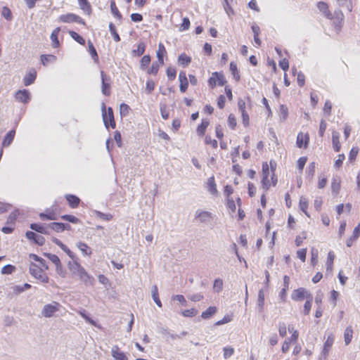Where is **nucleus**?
Masks as SVG:
<instances>
[{"label": "nucleus", "mask_w": 360, "mask_h": 360, "mask_svg": "<svg viewBox=\"0 0 360 360\" xmlns=\"http://www.w3.org/2000/svg\"><path fill=\"white\" fill-rule=\"evenodd\" d=\"M30 273L32 276L44 283H46L49 281V277L44 273L41 268L34 263H31L30 266Z\"/></svg>", "instance_id": "1"}, {"label": "nucleus", "mask_w": 360, "mask_h": 360, "mask_svg": "<svg viewBox=\"0 0 360 360\" xmlns=\"http://www.w3.org/2000/svg\"><path fill=\"white\" fill-rule=\"evenodd\" d=\"M105 106L103 104V120L104 124L106 128L110 126L112 129H115L116 124L114 119L113 110L112 108H108V112L105 111Z\"/></svg>", "instance_id": "2"}, {"label": "nucleus", "mask_w": 360, "mask_h": 360, "mask_svg": "<svg viewBox=\"0 0 360 360\" xmlns=\"http://www.w3.org/2000/svg\"><path fill=\"white\" fill-rule=\"evenodd\" d=\"M60 307L61 305L56 302L47 304L44 306L41 314L46 318H50L53 316L54 313L59 311Z\"/></svg>", "instance_id": "3"}, {"label": "nucleus", "mask_w": 360, "mask_h": 360, "mask_svg": "<svg viewBox=\"0 0 360 360\" xmlns=\"http://www.w3.org/2000/svg\"><path fill=\"white\" fill-rule=\"evenodd\" d=\"M311 295H312L307 289L299 288L292 291L291 298L295 301H301L304 299L311 298Z\"/></svg>", "instance_id": "4"}, {"label": "nucleus", "mask_w": 360, "mask_h": 360, "mask_svg": "<svg viewBox=\"0 0 360 360\" xmlns=\"http://www.w3.org/2000/svg\"><path fill=\"white\" fill-rule=\"evenodd\" d=\"M59 19L63 22L69 23V22H76L79 24H84V21L82 18H80L79 16H78L75 14H73V13H68V14H65V15H61L59 17Z\"/></svg>", "instance_id": "5"}, {"label": "nucleus", "mask_w": 360, "mask_h": 360, "mask_svg": "<svg viewBox=\"0 0 360 360\" xmlns=\"http://www.w3.org/2000/svg\"><path fill=\"white\" fill-rule=\"evenodd\" d=\"M195 218L200 223L207 224L212 219V213L207 211L197 210L195 212Z\"/></svg>", "instance_id": "6"}, {"label": "nucleus", "mask_w": 360, "mask_h": 360, "mask_svg": "<svg viewBox=\"0 0 360 360\" xmlns=\"http://www.w3.org/2000/svg\"><path fill=\"white\" fill-rule=\"evenodd\" d=\"M101 82H102V86H101V91L102 93L105 96H109L110 94V77H108L103 71L101 72Z\"/></svg>", "instance_id": "7"}, {"label": "nucleus", "mask_w": 360, "mask_h": 360, "mask_svg": "<svg viewBox=\"0 0 360 360\" xmlns=\"http://www.w3.org/2000/svg\"><path fill=\"white\" fill-rule=\"evenodd\" d=\"M269 168L266 162L262 165V186L265 190H268L270 187V183L269 180Z\"/></svg>", "instance_id": "8"}, {"label": "nucleus", "mask_w": 360, "mask_h": 360, "mask_svg": "<svg viewBox=\"0 0 360 360\" xmlns=\"http://www.w3.org/2000/svg\"><path fill=\"white\" fill-rule=\"evenodd\" d=\"M77 276H79V279L84 283V285H93L94 284V278L89 274L84 269L80 271Z\"/></svg>", "instance_id": "9"}, {"label": "nucleus", "mask_w": 360, "mask_h": 360, "mask_svg": "<svg viewBox=\"0 0 360 360\" xmlns=\"http://www.w3.org/2000/svg\"><path fill=\"white\" fill-rule=\"evenodd\" d=\"M15 99L22 103H27L30 101V94L28 90H19L15 93Z\"/></svg>", "instance_id": "10"}, {"label": "nucleus", "mask_w": 360, "mask_h": 360, "mask_svg": "<svg viewBox=\"0 0 360 360\" xmlns=\"http://www.w3.org/2000/svg\"><path fill=\"white\" fill-rule=\"evenodd\" d=\"M111 354L115 360H128L127 355L122 352L117 345L112 346Z\"/></svg>", "instance_id": "11"}, {"label": "nucleus", "mask_w": 360, "mask_h": 360, "mask_svg": "<svg viewBox=\"0 0 360 360\" xmlns=\"http://www.w3.org/2000/svg\"><path fill=\"white\" fill-rule=\"evenodd\" d=\"M309 141V136L307 134H304L303 133L300 132L297 134L296 144L298 148H301L302 147L307 148L308 146Z\"/></svg>", "instance_id": "12"}, {"label": "nucleus", "mask_w": 360, "mask_h": 360, "mask_svg": "<svg viewBox=\"0 0 360 360\" xmlns=\"http://www.w3.org/2000/svg\"><path fill=\"white\" fill-rule=\"evenodd\" d=\"M72 262H69L68 264V269L70 271L75 275H78L80 271L84 269L79 263L77 262V258L75 257V259H72Z\"/></svg>", "instance_id": "13"}, {"label": "nucleus", "mask_w": 360, "mask_h": 360, "mask_svg": "<svg viewBox=\"0 0 360 360\" xmlns=\"http://www.w3.org/2000/svg\"><path fill=\"white\" fill-rule=\"evenodd\" d=\"M334 335L333 334H329L327 337V339L324 343L323 349L322 351V354L324 356H328V352L330 349V347H332L333 342H334Z\"/></svg>", "instance_id": "14"}, {"label": "nucleus", "mask_w": 360, "mask_h": 360, "mask_svg": "<svg viewBox=\"0 0 360 360\" xmlns=\"http://www.w3.org/2000/svg\"><path fill=\"white\" fill-rule=\"evenodd\" d=\"M179 79L180 82L179 89L184 93L186 91L188 86V82L185 72L181 71L179 72Z\"/></svg>", "instance_id": "15"}, {"label": "nucleus", "mask_w": 360, "mask_h": 360, "mask_svg": "<svg viewBox=\"0 0 360 360\" xmlns=\"http://www.w3.org/2000/svg\"><path fill=\"white\" fill-rule=\"evenodd\" d=\"M37 77V72L34 69H32L25 76L23 79V83L25 86H30L33 84Z\"/></svg>", "instance_id": "16"}, {"label": "nucleus", "mask_w": 360, "mask_h": 360, "mask_svg": "<svg viewBox=\"0 0 360 360\" xmlns=\"http://www.w3.org/2000/svg\"><path fill=\"white\" fill-rule=\"evenodd\" d=\"M52 241L58 245L67 255L72 259H75V254L65 245H64L60 240L56 238H53Z\"/></svg>", "instance_id": "17"}, {"label": "nucleus", "mask_w": 360, "mask_h": 360, "mask_svg": "<svg viewBox=\"0 0 360 360\" xmlns=\"http://www.w3.org/2000/svg\"><path fill=\"white\" fill-rule=\"evenodd\" d=\"M340 178L338 176L333 177L331 182V191L334 195H337L340 190Z\"/></svg>", "instance_id": "18"}, {"label": "nucleus", "mask_w": 360, "mask_h": 360, "mask_svg": "<svg viewBox=\"0 0 360 360\" xmlns=\"http://www.w3.org/2000/svg\"><path fill=\"white\" fill-rule=\"evenodd\" d=\"M39 217L41 220H56L57 216L56 213L51 209H47L45 213H40Z\"/></svg>", "instance_id": "19"}, {"label": "nucleus", "mask_w": 360, "mask_h": 360, "mask_svg": "<svg viewBox=\"0 0 360 360\" xmlns=\"http://www.w3.org/2000/svg\"><path fill=\"white\" fill-rule=\"evenodd\" d=\"M360 235V224L356 226L353 231L352 236L347 240V246L351 247L353 244V242L356 240Z\"/></svg>", "instance_id": "20"}, {"label": "nucleus", "mask_w": 360, "mask_h": 360, "mask_svg": "<svg viewBox=\"0 0 360 360\" xmlns=\"http://www.w3.org/2000/svg\"><path fill=\"white\" fill-rule=\"evenodd\" d=\"M15 134V130L9 131L6 134V135L5 136V137L4 139V141H3V143H2V146L3 147H8V146H9L11 144V143L13 142V139H14Z\"/></svg>", "instance_id": "21"}, {"label": "nucleus", "mask_w": 360, "mask_h": 360, "mask_svg": "<svg viewBox=\"0 0 360 360\" xmlns=\"http://www.w3.org/2000/svg\"><path fill=\"white\" fill-rule=\"evenodd\" d=\"M340 134L336 131H333L332 133V143L335 151L339 152L340 149V143L339 141Z\"/></svg>", "instance_id": "22"}, {"label": "nucleus", "mask_w": 360, "mask_h": 360, "mask_svg": "<svg viewBox=\"0 0 360 360\" xmlns=\"http://www.w3.org/2000/svg\"><path fill=\"white\" fill-rule=\"evenodd\" d=\"M30 229L42 234H49L48 226H45L40 224L33 223L30 224Z\"/></svg>", "instance_id": "23"}, {"label": "nucleus", "mask_w": 360, "mask_h": 360, "mask_svg": "<svg viewBox=\"0 0 360 360\" xmlns=\"http://www.w3.org/2000/svg\"><path fill=\"white\" fill-rule=\"evenodd\" d=\"M65 198L68 202L69 205L72 208H75V207H78L79 202H80V200L78 197H77L76 195H74L69 194V195H66Z\"/></svg>", "instance_id": "24"}, {"label": "nucleus", "mask_w": 360, "mask_h": 360, "mask_svg": "<svg viewBox=\"0 0 360 360\" xmlns=\"http://www.w3.org/2000/svg\"><path fill=\"white\" fill-rule=\"evenodd\" d=\"M207 188L211 194H217V190L214 176H211L207 179Z\"/></svg>", "instance_id": "25"}, {"label": "nucleus", "mask_w": 360, "mask_h": 360, "mask_svg": "<svg viewBox=\"0 0 360 360\" xmlns=\"http://www.w3.org/2000/svg\"><path fill=\"white\" fill-rule=\"evenodd\" d=\"M77 247L79 249V250L82 252L84 255L89 256L92 253L91 248L84 243H77Z\"/></svg>", "instance_id": "26"}, {"label": "nucleus", "mask_w": 360, "mask_h": 360, "mask_svg": "<svg viewBox=\"0 0 360 360\" xmlns=\"http://www.w3.org/2000/svg\"><path fill=\"white\" fill-rule=\"evenodd\" d=\"M210 124V122L207 119H202V122L200 125H198V128H197V134L199 135V136H203L205 133V130L207 129V127H208Z\"/></svg>", "instance_id": "27"}, {"label": "nucleus", "mask_w": 360, "mask_h": 360, "mask_svg": "<svg viewBox=\"0 0 360 360\" xmlns=\"http://www.w3.org/2000/svg\"><path fill=\"white\" fill-rule=\"evenodd\" d=\"M217 311V309L216 307H209L205 311H203L201 314V317L203 319H209L211 318L216 312Z\"/></svg>", "instance_id": "28"}, {"label": "nucleus", "mask_w": 360, "mask_h": 360, "mask_svg": "<svg viewBox=\"0 0 360 360\" xmlns=\"http://www.w3.org/2000/svg\"><path fill=\"white\" fill-rule=\"evenodd\" d=\"M165 53L166 49L164 45L162 43H160L158 45V50L157 51V58L158 59V62L162 65L164 64L163 57Z\"/></svg>", "instance_id": "29"}, {"label": "nucleus", "mask_w": 360, "mask_h": 360, "mask_svg": "<svg viewBox=\"0 0 360 360\" xmlns=\"http://www.w3.org/2000/svg\"><path fill=\"white\" fill-rule=\"evenodd\" d=\"M60 27H56L53 30L51 34V39L52 41V46L53 48H56L59 46V41L58 39V35L60 32Z\"/></svg>", "instance_id": "30"}, {"label": "nucleus", "mask_w": 360, "mask_h": 360, "mask_svg": "<svg viewBox=\"0 0 360 360\" xmlns=\"http://www.w3.org/2000/svg\"><path fill=\"white\" fill-rule=\"evenodd\" d=\"M152 297L155 304L159 307H162V302L159 298L158 289L157 285H153L152 288Z\"/></svg>", "instance_id": "31"}, {"label": "nucleus", "mask_w": 360, "mask_h": 360, "mask_svg": "<svg viewBox=\"0 0 360 360\" xmlns=\"http://www.w3.org/2000/svg\"><path fill=\"white\" fill-rule=\"evenodd\" d=\"M353 330L351 327H347L344 333V339L346 345H348L352 339Z\"/></svg>", "instance_id": "32"}, {"label": "nucleus", "mask_w": 360, "mask_h": 360, "mask_svg": "<svg viewBox=\"0 0 360 360\" xmlns=\"http://www.w3.org/2000/svg\"><path fill=\"white\" fill-rule=\"evenodd\" d=\"M191 61V58L185 53L181 54L178 58L179 63L184 67L188 66Z\"/></svg>", "instance_id": "33"}, {"label": "nucleus", "mask_w": 360, "mask_h": 360, "mask_svg": "<svg viewBox=\"0 0 360 360\" xmlns=\"http://www.w3.org/2000/svg\"><path fill=\"white\" fill-rule=\"evenodd\" d=\"M230 71H231V74L233 75L235 80L237 82L239 81L240 77L239 72L238 71L237 65L233 61L231 62V63H230Z\"/></svg>", "instance_id": "34"}, {"label": "nucleus", "mask_w": 360, "mask_h": 360, "mask_svg": "<svg viewBox=\"0 0 360 360\" xmlns=\"http://www.w3.org/2000/svg\"><path fill=\"white\" fill-rule=\"evenodd\" d=\"M57 58L53 55H41V60L44 65H47L48 63H54L56 62Z\"/></svg>", "instance_id": "35"}, {"label": "nucleus", "mask_w": 360, "mask_h": 360, "mask_svg": "<svg viewBox=\"0 0 360 360\" xmlns=\"http://www.w3.org/2000/svg\"><path fill=\"white\" fill-rule=\"evenodd\" d=\"M288 116V109L285 105H281L279 108V117L282 121H285Z\"/></svg>", "instance_id": "36"}, {"label": "nucleus", "mask_w": 360, "mask_h": 360, "mask_svg": "<svg viewBox=\"0 0 360 360\" xmlns=\"http://www.w3.org/2000/svg\"><path fill=\"white\" fill-rule=\"evenodd\" d=\"M78 313L86 322H88L92 326H97L96 321L89 317V316L87 314L85 310H80L78 311Z\"/></svg>", "instance_id": "37"}, {"label": "nucleus", "mask_w": 360, "mask_h": 360, "mask_svg": "<svg viewBox=\"0 0 360 360\" xmlns=\"http://www.w3.org/2000/svg\"><path fill=\"white\" fill-rule=\"evenodd\" d=\"M89 51L95 62H98V56L93 43L91 41H88Z\"/></svg>", "instance_id": "38"}, {"label": "nucleus", "mask_w": 360, "mask_h": 360, "mask_svg": "<svg viewBox=\"0 0 360 360\" xmlns=\"http://www.w3.org/2000/svg\"><path fill=\"white\" fill-rule=\"evenodd\" d=\"M69 34H70V37L74 40H75L77 42H78L79 44L84 45V44H85L84 39L82 36H80L78 33H77L75 31H70Z\"/></svg>", "instance_id": "39"}, {"label": "nucleus", "mask_w": 360, "mask_h": 360, "mask_svg": "<svg viewBox=\"0 0 360 360\" xmlns=\"http://www.w3.org/2000/svg\"><path fill=\"white\" fill-rule=\"evenodd\" d=\"M94 214L96 217H98L103 221H108L112 219V215L111 214H105L98 210H95Z\"/></svg>", "instance_id": "40"}, {"label": "nucleus", "mask_w": 360, "mask_h": 360, "mask_svg": "<svg viewBox=\"0 0 360 360\" xmlns=\"http://www.w3.org/2000/svg\"><path fill=\"white\" fill-rule=\"evenodd\" d=\"M146 45L143 42H140L138 44L137 49L133 50L132 53L136 56H141L145 52Z\"/></svg>", "instance_id": "41"}, {"label": "nucleus", "mask_w": 360, "mask_h": 360, "mask_svg": "<svg viewBox=\"0 0 360 360\" xmlns=\"http://www.w3.org/2000/svg\"><path fill=\"white\" fill-rule=\"evenodd\" d=\"M300 210L304 212L305 214H307V216L308 214H307V210L308 208V200L306 198L302 196L300 199Z\"/></svg>", "instance_id": "42"}, {"label": "nucleus", "mask_w": 360, "mask_h": 360, "mask_svg": "<svg viewBox=\"0 0 360 360\" xmlns=\"http://www.w3.org/2000/svg\"><path fill=\"white\" fill-rule=\"evenodd\" d=\"M307 301L304 304L303 313L304 315H308L310 312L311 308V303L313 300V297L311 295V298H307Z\"/></svg>", "instance_id": "43"}, {"label": "nucleus", "mask_w": 360, "mask_h": 360, "mask_svg": "<svg viewBox=\"0 0 360 360\" xmlns=\"http://www.w3.org/2000/svg\"><path fill=\"white\" fill-rule=\"evenodd\" d=\"M109 30H110V32L112 36L113 37L114 40L117 42L120 41V35L117 32L115 26L112 22H110L109 24Z\"/></svg>", "instance_id": "44"}, {"label": "nucleus", "mask_w": 360, "mask_h": 360, "mask_svg": "<svg viewBox=\"0 0 360 360\" xmlns=\"http://www.w3.org/2000/svg\"><path fill=\"white\" fill-rule=\"evenodd\" d=\"M264 304V293L262 289L259 290L258 292V299H257V305L260 311H262L263 306Z\"/></svg>", "instance_id": "45"}, {"label": "nucleus", "mask_w": 360, "mask_h": 360, "mask_svg": "<svg viewBox=\"0 0 360 360\" xmlns=\"http://www.w3.org/2000/svg\"><path fill=\"white\" fill-rule=\"evenodd\" d=\"M44 256L46 257H47L56 266H59V264L60 263V260L56 255H53V254H51V253H44Z\"/></svg>", "instance_id": "46"}, {"label": "nucleus", "mask_w": 360, "mask_h": 360, "mask_svg": "<svg viewBox=\"0 0 360 360\" xmlns=\"http://www.w3.org/2000/svg\"><path fill=\"white\" fill-rule=\"evenodd\" d=\"M48 227L58 233L63 231V223L52 222L48 224Z\"/></svg>", "instance_id": "47"}, {"label": "nucleus", "mask_w": 360, "mask_h": 360, "mask_svg": "<svg viewBox=\"0 0 360 360\" xmlns=\"http://www.w3.org/2000/svg\"><path fill=\"white\" fill-rule=\"evenodd\" d=\"M110 9L112 15L115 17L117 18L120 20L122 18V15L120 13L119 10L117 9L115 2L114 1H112L110 2Z\"/></svg>", "instance_id": "48"}, {"label": "nucleus", "mask_w": 360, "mask_h": 360, "mask_svg": "<svg viewBox=\"0 0 360 360\" xmlns=\"http://www.w3.org/2000/svg\"><path fill=\"white\" fill-rule=\"evenodd\" d=\"M223 288V281L220 278H217L214 280V285H213V289L214 291L217 292H219L222 290Z\"/></svg>", "instance_id": "49"}, {"label": "nucleus", "mask_w": 360, "mask_h": 360, "mask_svg": "<svg viewBox=\"0 0 360 360\" xmlns=\"http://www.w3.org/2000/svg\"><path fill=\"white\" fill-rule=\"evenodd\" d=\"M213 75H215L217 77V84L219 86H221L226 84V81L222 74L219 73L217 72H213Z\"/></svg>", "instance_id": "50"}, {"label": "nucleus", "mask_w": 360, "mask_h": 360, "mask_svg": "<svg viewBox=\"0 0 360 360\" xmlns=\"http://www.w3.org/2000/svg\"><path fill=\"white\" fill-rule=\"evenodd\" d=\"M318 250L314 248H312L311 250V262L313 266H314L318 262Z\"/></svg>", "instance_id": "51"}, {"label": "nucleus", "mask_w": 360, "mask_h": 360, "mask_svg": "<svg viewBox=\"0 0 360 360\" xmlns=\"http://www.w3.org/2000/svg\"><path fill=\"white\" fill-rule=\"evenodd\" d=\"M15 268L14 266L11 264H7L4 266L1 269V274H11L14 271Z\"/></svg>", "instance_id": "52"}, {"label": "nucleus", "mask_w": 360, "mask_h": 360, "mask_svg": "<svg viewBox=\"0 0 360 360\" xmlns=\"http://www.w3.org/2000/svg\"><path fill=\"white\" fill-rule=\"evenodd\" d=\"M130 108L127 104L122 103L120 106V112L122 117L126 116L129 112Z\"/></svg>", "instance_id": "53"}, {"label": "nucleus", "mask_w": 360, "mask_h": 360, "mask_svg": "<svg viewBox=\"0 0 360 360\" xmlns=\"http://www.w3.org/2000/svg\"><path fill=\"white\" fill-rule=\"evenodd\" d=\"M150 62V57L148 55L144 56L141 60V68L144 70L146 67L148 66Z\"/></svg>", "instance_id": "54"}, {"label": "nucleus", "mask_w": 360, "mask_h": 360, "mask_svg": "<svg viewBox=\"0 0 360 360\" xmlns=\"http://www.w3.org/2000/svg\"><path fill=\"white\" fill-rule=\"evenodd\" d=\"M223 350H224V358L225 359H229L234 353V349L231 347H224Z\"/></svg>", "instance_id": "55"}, {"label": "nucleus", "mask_w": 360, "mask_h": 360, "mask_svg": "<svg viewBox=\"0 0 360 360\" xmlns=\"http://www.w3.org/2000/svg\"><path fill=\"white\" fill-rule=\"evenodd\" d=\"M2 15L7 20H11L13 15L11 10L7 7L4 6L2 9Z\"/></svg>", "instance_id": "56"}, {"label": "nucleus", "mask_w": 360, "mask_h": 360, "mask_svg": "<svg viewBox=\"0 0 360 360\" xmlns=\"http://www.w3.org/2000/svg\"><path fill=\"white\" fill-rule=\"evenodd\" d=\"M61 219L68 221L73 224H77L79 221L78 218H77L76 217H75L73 215H70V214L63 215V216H61Z\"/></svg>", "instance_id": "57"}, {"label": "nucleus", "mask_w": 360, "mask_h": 360, "mask_svg": "<svg viewBox=\"0 0 360 360\" xmlns=\"http://www.w3.org/2000/svg\"><path fill=\"white\" fill-rule=\"evenodd\" d=\"M176 70L174 68L169 67L167 69V75L169 79L174 80L176 77Z\"/></svg>", "instance_id": "58"}, {"label": "nucleus", "mask_w": 360, "mask_h": 360, "mask_svg": "<svg viewBox=\"0 0 360 360\" xmlns=\"http://www.w3.org/2000/svg\"><path fill=\"white\" fill-rule=\"evenodd\" d=\"M198 311L195 309L184 310L181 312L182 315L185 317H193L197 314Z\"/></svg>", "instance_id": "59"}, {"label": "nucleus", "mask_w": 360, "mask_h": 360, "mask_svg": "<svg viewBox=\"0 0 360 360\" xmlns=\"http://www.w3.org/2000/svg\"><path fill=\"white\" fill-rule=\"evenodd\" d=\"M316 163L314 162H311L307 168L308 176L310 178H313L315 174Z\"/></svg>", "instance_id": "60"}, {"label": "nucleus", "mask_w": 360, "mask_h": 360, "mask_svg": "<svg viewBox=\"0 0 360 360\" xmlns=\"http://www.w3.org/2000/svg\"><path fill=\"white\" fill-rule=\"evenodd\" d=\"M323 297V292L321 290L317 291L315 296V303L316 304L317 307L321 305Z\"/></svg>", "instance_id": "61"}, {"label": "nucleus", "mask_w": 360, "mask_h": 360, "mask_svg": "<svg viewBox=\"0 0 360 360\" xmlns=\"http://www.w3.org/2000/svg\"><path fill=\"white\" fill-rule=\"evenodd\" d=\"M79 4L81 8L84 11H89L91 8V6L87 0H78Z\"/></svg>", "instance_id": "62"}, {"label": "nucleus", "mask_w": 360, "mask_h": 360, "mask_svg": "<svg viewBox=\"0 0 360 360\" xmlns=\"http://www.w3.org/2000/svg\"><path fill=\"white\" fill-rule=\"evenodd\" d=\"M155 89V82L152 79H148L146 82V90L148 94H150Z\"/></svg>", "instance_id": "63"}, {"label": "nucleus", "mask_w": 360, "mask_h": 360, "mask_svg": "<svg viewBox=\"0 0 360 360\" xmlns=\"http://www.w3.org/2000/svg\"><path fill=\"white\" fill-rule=\"evenodd\" d=\"M160 65L158 63H153L148 70V73L150 75H156L159 70Z\"/></svg>", "instance_id": "64"}]
</instances>
